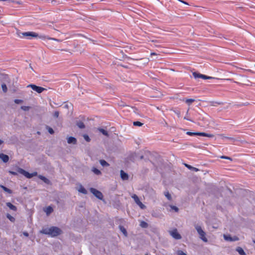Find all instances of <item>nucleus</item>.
<instances>
[{
  "mask_svg": "<svg viewBox=\"0 0 255 255\" xmlns=\"http://www.w3.org/2000/svg\"><path fill=\"white\" fill-rule=\"evenodd\" d=\"M0 187L6 192L9 193V194H11L12 193V191L7 188V187H5L3 185H0Z\"/></svg>",
  "mask_w": 255,
  "mask_h": 255,
  "instance_id": "nucleus-22",
  "label": "nucleus"
},
{
  "mask_svg": "<svg viewBox=\"0 0 255 255\" xmlns=\"http://www.w3.org/2000/svg\"><path fill=\"white\" fill-rule=\"evenodd\" d=\"M1 88L3 92L6 93L7 91L6 85L5 84L1 85Z\"/></svg>",
  "mask_w": 255,
  "mask_h": 255,
  "instance_id": "nucleus-32",
  "label": "nucleus"
},
{
  "mask_svg": "<svg viewBox=\"0 0 255 255\" xmlns=\"http://www.w3.org/2000/svg\"><path fill=\"white\" fill-rule=\"evenodd\" d=\"M197 135L204 136H207V137H213V134H208V133H206L205 132H197Z\"/></svg>",
  "mask_w": 255,
  "mask_h": 255,
  "instance_id": "nucleus-17",
  "label": "nucleus"
},
{
  "mask_svg": "<svg viewBox=\"0 0 255 255\" xmlns=\"http://www.w3.org/2000/svg\"><path fill=\"white\" fill-rule=\"evenodd\" d=\"M6 205L10 209H11L14 211H16V210H17L16 207L15 206L12 205L11 203L7 202L6 203Z\"/></svg>",
  "mask_w": 255,
  "mask_h": 255,
  "instance_id": "nucleus-15",
  "label": "nucleus"
},
{
  "mask_svg": "<svg viewBox=\"0 0 255 255\" xmlns=\"http://www.w3.org/2000/svg\"><path fill=\"white\" fill-rule=\"evenodd\" d=\"M140 226L142 228H146L148 227V224L144 221H141L140 223Z\"/></svg>",
  "mask_w": 255,
  "mask_h": 255,
  "instance_id": "nucleus-27",
  "label": "nucleus"
},
{
  "mask_svg": "<svg viewBox=\"0 0 255 255\" xmlns=\"http://www.w3.org/2000/svg\"><path fill=\"white\" fill-rule=\"evenodd\" d=\"M27 87H30L33 90L36 91L39 94L41 93L43 91L46 90V89L42 87L37 86L34 84H29L27 86Z\"/></svg>",
  "mask_w": 255,
  "mask_h": 255,
  "instance_id": "nucleus-6",
  "label": "nucleus"
},
{
  "mask_svg": "<svg viewBox=\"0 0 255 255\" xmlns=\"http://www.w3.org/2000/svg\"><path fill=\"white\" fill-rule=\"evenodd\" d=\"M99 162H100L101 165L103 167H107V166H109L110 165V164L106 161H105L104 159L100 160Z\"/></svg>",
  "mask_w": 255,
  "mask_h": 255,
  "instance_id": "nucleus-20",
  "label": "nucleus"
},
{
  "mask_svg": "<svg viewBox=\"0 0 255 255\" xmlns=\"http://www.w3.org/2000/svg\"><path fill=\"white\" fill-rule=\"evenodd\" d=\"M187 134L189 135H197V132H190V131H188L187 132Z\"/></svg>",
  "mask_w": 255,
  "mask_h": 255,
  "instance_id": "nucleus-42",
  "label": "nucleus"
},
{
  "mask_svg": "<svg viewBox=\"0 0 255 255\" xmlns=\"http://www.w3.org/2000/svg\"><path fill=\"white\" fill-rule=\"evenodd\" d=\"M143 158V156H141L140 157V158H141V159H142Z\"/></svg>",
  "mask_w": 255,
  "mask_h": 255,
  "instance_id": "nucleus-54",
  "label": "nucleus"
},
{
  "mask_svg": "<svg viewBox=\"0 0 255 255\" xmlns=\"http://www.w3.org/2000/svg\"><path fill=\"white\" fill-rule=\"evenodd\" d=\"M3 142V141L0 139V145H1Z\"/></svg>",
  "mask_w": 255,
  "mask_h": 255,
  "instance_id": "nucleus-51",
  "label": "nucleus"
},
{
  "mask_svg": "<svg viewBox=\"0 0 255 255\" xmlns=\"http://www.w3.org/2000/svg\"><path fill=\"white\" fill-rule=\"evenodd\" d=\"M90 191L98 199L100 200H102L103 199V195L101 191L94 188H91L90 189Z\"/></svg>",
  "mask_w": 255,
  "mask_h": 255,
  "instance_id": "nucleus-5",
  "label": "nucleus"
},
{
  "mask_svg": "<svg viewBox=\"0 0 255 255\" xmlns=\"http://www.w3.org/2000/svg\"><path fill=\"white\" fill-rule=\"evenodd\" d=\"M30 107L29 106H22L21 107V109L24 111H28L30 109Z\"/></svg>",
  "mask_w": 255,
  "mask_h": 255,
  "instance_id": "nucleus-33",
  "label": "nucleus"
},
{
  "mask_svg": "<svg viewBox=\"0 0 255 255\" xmlns=\"http://www.w3.org/2000/svg\"><path fill=\"white\" fill-rule=\"evenodd\" d=\"M44 211L46 212L47 215H49L53 211V209L51 206H48L45 209Z\"/></svg>",
  "mask_w": 255,
  "mask_h": 255,
  "instance_id": "nucleus-16",
  "label": "nucleus"
},
{
  "mask_svg": "<svg viewBox=\"0 0 255 255\" xmlns=\"http://www.w3.org/2000/svg\"><path fill=\"white\" fill-rule=\"evenodd\" d=\"M201 76L202 77V78L203 79H213L214 78L212 77L207 76L205 75H203L202 76Z\"/></svg>",
  "mask_w": 255,
  "mask_h": 255,
  "instance_id": "nucleus-35",
  "label": "nucleus"
},
{
  "mask_svg": "<svg viewBox=\"0 0 255 255\" xmlns=\"http://www.w3.org/2000/svg\"><path fill=\"white\" fill-rule=\"evenodd\" d=\"M0 159H1L3 162L6 163L8 161L9 158L7 155L0 153Z\"/></svg>",
  "mask_w": 255,
  "mask_h": 255,
  "instance_id": "nucleus-10",
  "label": "nucleus"
},
{
  "mask_svg": "<svg viewBox=\"0 0 255 255\" xmlns=\"http://www.w3.org/2000/svg\"><path fill=\"white\" fill-rule=\"evenodd\" d=\"M193 75L195 78L197 79V78H202V77L201 76H202L203 74L194 72L193 73Z\"/></svg>",
  "mask_w": 255,
  "mask_h": 255,
  "instance_id": "nucleus-25",
  "label": "nucleus"
},
{
  "mask_svg": "<svg viewBox=\"0 0 255 255\" xmlns=\"http://www.w3.org/2000/svg\"><path fill=\"white\" fill-rule=\"evenodd\" d=\"M59 113L58 111H55L53 114V117L57 118L59 117Z\"/></svg>",
  "mask_w": 255,
  "mask_h": 255,
  "instance_id": "nucleus-39",
  "label": "nucleus"
},
{
  "mask_svg": "<svg viewBox=\"0 0 255 255\" xmlns=\"http://www.w3.org/2000/svg\"><path fill=\"white\" fill-rule=\"evenodd\" d=\"M64 107H65V108H68V105H65Z\"/></svg>",
  "mask_w": 255,
  "mask_h": 255,
  "instance_id": "nucleus-52",
  "label": "nucleus"
},
{
  "mask_svg": "<svg viewBox=\"0 0 255 255\" xmlns=\"http://www.w3.org/2000/svg\"><path fill=\"white\" fill-rule=\"evenodd\" d=\"M185 165L186 167H187L189 169H191L192 168V166H191L190 165H188L187 164H185Z\"/></svg>",
  "mask_w": 255,
  "mask_h": 255,
  "instance_id": "nucleus-45",
  "label": "nucleus"
},
{
  "mask_svg": "<svg viewBox=\"0 0 255 255\" xmlns=\"http://www.w3.org/2000/svg\"><path fill=\"white\" fill-rule=\"evenodd\" d=\"M133 125L134 126H138V127H141L143 125V124L141 123V122H138V121H136V122H134L133 123Z\"/></svg>",
  "mask_w": 255,
  "mask_h": 255,
  "instance_id": "nucleus-31",
  "label": "nucleus"
},
{
  "mask_svg": "<svg viewBox=\"0 0 255 255\" xmlns=\"http://www.w3.org/2000/svg\"><path fill=\"white\" fill-rule=\"evenodd\" d=\"M0 1H7L8 3H10L12 2V1L11 0H0Z\"/></svg>",
  "mask_w": 255,
  "mask_h": 255,
  "instance_id": "nucleus-48",
  "label": "nucleus"
},
{
  "mask_svg": "<svg viewBox=\"0 0 255 255\" xmlns=\"http://www.w3.org/2000/svg\"><path fill=\"white\" fill-rule=\"evenodd\" d=\"M194 227L199 235L200 238L204 242H207L208 240L206 237V233L202 230L201 227L197 224L195 225Z\"/></svg>",
  "mask_w": 255,
  "mask_h": 255,
  "instance_id": "nucleus-3",
  "label": "nucleus"
},
{
  "mask_svg": "<svg viewBox=\"0 0 255 255\" xmlns=\"http://www.w3.org/2000/svg\"><path fill=\"white\" fill-rule=\"evenodd\" d=\"M23 235L25 237H28L29 234L27 232H23Z\"/></svg>",
  "mask_w": 255,
  "mask_h": 255,
  "instance_id": "nucleus-46",
  "label": "nucleus"
},
{
  "mask_svg": "<svg viewBox=\"0 0 255 255\" xmlns=\"http://www.w3.org/2000/svg\"><path fill=\"white\" fill-rule=\"evenodd\" d=\"M9 173L12 175H17V172H15V171H9Z\"/></svg>",
  "mask_w": 255,
  "mask_h": 255,
  "instance_id": "nucleus-44",
  "label": "nucleus"
},
{
  "mask_svg": "<svg viewBox=\"0 0 255 255\" xmlns=\"http://www.w3.org/2000/svg\"><path fill=\"white\" fill-rule=\"evenodd\" d=\"M212 103H213L214 102H212ZM214 103H215V104H217V105H221L222 104V103H220V102H215ZM212 105L215 106V105H214L213 104H212Z\"/></svg>",
  "mask_w": 255,
  "mask_h": 255,
  "instance_id": "nucleus-47",
  "label": "nucleus"
},
{
  "mask_svg": "<svg viewBox=\"0 0 255 255\" xmlns=\"http://www.w3.org/2000/svg\"><path fill=\"white\" fill-rule=\"evenodd\" d=\"M67 142L69 144L72 143L74 144H76L77 143V139L76 138H75L74 137L70 136L67 138Z\"/></svg>",
  "mask_w": 255,
  "mask_h": 255,
  "instance_id": "nucleus-12",
  "label": "nucleus"
},
{
  "mask_svg": "<svg viewBox=\"0 0 255 255\" xmlns=\"http://www.w3.org/2000/svg\"><path fill=\"white\" fill-rule=\"evenodd\" d=\"M38 178L39 179H40L41 180H42L44 183H45L47 184H49L50 183V181L48 179H47V178H46L45 177H44L42 175H39L38 176Z\"/></svg>",
  "mask_w": 255,
  "mask_h": 255,
  "instance_id": "nucleus-13",
  "label": "nucleus"
},
{
  "mask_svg": "<svg viewBox=\"0 0 255 255\" xmlns=\"http://www.w3.org/2000/svg\"><path fill=\"white\" fill-rule=\"evenodd\" d=\"M83 137L85 139V140L87 142H90L91 140L90 138L87 134H84Z\"/></svg>",
  "mask_w": 255,
  "mask_h": 255,
  "instance_id": "nucleus-34",
  "label": "nucleus"
},
{
  "mask_svg": "<svg viewBox=\"0 0 255 255\" xmlns=\"http://www.w3.org/2000/svg\"><path fill=\"white\" fill-rule=\"evenodd\" d=\"M164 195L169 200H172L171 196L168 191L164 192Z\"/></svg>",
  "mask_w": 255,
  "mask_h": 255,
  "instance_id": "nucleus-29",
  "label": "nucleus"
},
{
  "mask_svg": "<svg viewBox=\"0 0 255 255\" xmlns=\"http://www.w3.org/2000/svg\"><path fill=\"white\" fill-rule=\"evenodd\" d=\"M131 197L133 199L136 204L138 205L141 209H144L146 208V206L140 202L138 197L136 195L133 194L131 196Z\"/></svg>",
  "mask_w": 255,
  "mask_h": 255,
  "instance_id": "nucleus-7",
  "label": "nucleus"
},
{
  "mask_svg": "<svg viewBox=\"0 0 255 255\" xmlns=\"http://www.w3.org/2000/svg\"><path fill=\"white\" fill-rule=\"evenodd\" d=\"M120 175L121 178L123 180H127L128 179V175L127 173L125 172L123 170L120 171Z\"/></svg>",
  "mask_w": 255,
  "mask_h": 255,
  "instance_id": "nucleus-11",
  "label": "nucleus"
},
{
  "mask_svg": "<svg viewBox=\"0 0 255 255\" xmlns=\"http://www.w3.org/2000/svg\"><path fill=\"white\" fill-rule=\"evenodd\" d=\"M18 36L20 38H26L28 39H31L32 38H37L38 36V34L33 31L28 32H18Z\"/></svg>",
  "mask_w": 255,
  "mask_h": 255,
  "instance_id": "nucleus-2",
  "label": "nucleus"
},
{
  "mask_svg": "<svg viewBox=\"0 0 255 255\" xmlns=\"http://www.w3.org/2000/svg\"><path fill=\"white\" fill-rule=\"evenodd\" d=\"M47 128L48 129V132L50 134H52L54 133V131L53 129L51 128L48 127Z\"/></svg>",
  "mask_w": 255,
  "mask_h": 255,
  "instance_id": "nucleus-37",
  "label": "nucleus"
},
{
  "mask_svg": "<svg viewBox=\"0 0 255 255\" xmlns=\"http://www.w3.org/2000/svg\"><path fill=\"white\" fill-rule=\"evenodd\" d=\"M6 217L11 222H14L15 221V218L11 216L9 214H7Z\"/></svg>",
  "mask_w": 255,
  "mask_h": 255,
  "instance_id": "nucleus-28",
  "label": "nucleus"
},
{
  "mask_svg": "<svg viewBox=\"0 0 255 255\" xmlns=\"http://www.w3.org/2000/svg\"><path fill=\"white\" fill-rule=\"evenodd\" d=\"M253 242L255 244V240H254Z\"/></svg>",
  "mask_w": 255,
  "mask_h": 255,
  "instance_id": "nucleus-55",
  "label": "nucleus"
},
{
  "mask_svg": "<svg viewBox=\"0 0 255 255\" xmlns=\"http://www.w3.org/2000/svg\"><path fill=\"white\" fill-rule=\"evenodd\" d=\"M170 207L171 208V209L174 210L176 212H177L179 210L178 208L176 206L173 205H170Z\"/></svg>",
  "mask_w": 255,
  "mask_h": 255,
  "instance_id": "nucleus-36",
  "label": "nucleus"
},
{
  "mask_svg": "<svg viewBox=\"0 0 255 255\" xmlns=\"http://www.w3.org/2000/svg\"><path fill=\"white\" fill-rule=\"evenodd\" d=\"M98 130L101 132L102 133V134H103L104 135H106L107 136H109V134H108V132L107 130H105L103 128H98Z\"/></svg>",
  "mask_w": 255,
  "mask_h": 255,
  "instance_id": "nucleus-24",
  "label": "nucleus"
},
{
  "mask_svg": "<svg viewBox=\"0 0 255 255\" xmlns=\"http://www.w3.org/2000/svg\"><path fill=\"white\" fill-rule=\"evenodd\" d=\"M177 255H187L186 254H185V253H184L183 251H178L177 252Z\"/></svg>",
  "mask_w": 255,
  "mask_h": 255,
  "instance_id": "nucleus-40",
  "label": "nucleus"
},
{
  "mask_svg": "<svg viewBox=\"0 0 255 255\" xmlns=\"http://www.w3.org/2000/svg\"><path fill=\"white\" fill-rule=\"evenodd\" d=\"M37 37H38L39 38L42 39H45L47 38V39H52L54 40L58 41V40L56 38H47V36L44 35H38V36Z\"/></svg>",
  "mask_w": 255,
  "mask_h": 255,
  "instance_id": "nucleus-23",
  "label": "nucleus"
},
{
  "mask_svg": "<svg viewBox=\"0 0 255 255\" xmlns=\"http://www.w3.org/2000/svg\"><path fill=\"white\" fill-rule=\"evenodd\" d=\"M92 171L96 175H101L102 174V172H101V171L100 170L98 169L97 168H96V167H93L92 169Z\"/></svg>",
  "mask_w": 255,
  "mask_h": 255,
  "instance_id": "nucleus-21",
  "label": "nucleus"
},
{
  "mask_svg": "<svg viewBox=\"0 0 255 255\" xmlns=\"http://www.w3.org/2000/svg\"><path fill=\"white\" fill-rule=\"evenodd\" d=\"M156 55V54L154 52L151 53V55Z\"/></svg>",
  "mask_w": 255,
  "mask_h": 255,
  "instance_id": "nucleus-50",
  "label": "nucleus"
},
{
  "mask_svg": "<svg viewBox=\"0 0 255 255\" xmlns=\"http://www.w3.org/2000/svg\"><path fill=\"white\" fill-rule=\"evenodd\" d=\"M170 235L176 240H180L182 238L176 229H174L172 231H170Z\"/></svg>",
  "mask_w": 255,
  "mask_h": 255,
  "instance_id": "nucleus-8",
  "label": "nucleus"
},
{
  "mask_svg": "<svg viewBox=\"0 0 255 255\" xmlns=\"http://www.w3.org/2000/svg\"><path fill=\"white\" fill-rule=\"evenodd\" d=\"M192 170H193V171H197L199 170L198 169L195 168V167H192V168L191 169Z\"/></svg>",
  "mask_w": 255,
  "mask_h": 255,
  "instance_id": "nucleus-49",
  "label": "nucleus"
},
{
  "mask_svg": "<svg viewBox=\"0 0 255 255\" xmlns=\"http://www.w3.org/2000/svg\"><path fill=\"white\" fill-rule=\"evenodd\" d=\"M236 251L239 253L240 255H246V253L241 247H237Z\"/></svg>",
  "mask_w": 255,
  "mask_h": 255,
  "instance_id": "nucleus-18",
  "label": "nucleus"
},
{
  "mask_svg": "<svg viewBox=\"0 0 255 255\" xmlns=\"http://www.w3.org/2000/svg\"><path fill=\"white\" fill-rule=\"evenodd\" d=\"M224 239L227 241L233 242L237 241L239 240L237 236L231 237L230 235H224Z\"/></svg>",
  "mask_w": 255,
  "mask_h": 255,
  "instance_id": "nucleus-9",
  "label": "nucleus"
},
{
  "mask_svg": "<svg viewBox=\"0 0 255 255\" xmlns=\"http://www.w3.org/2000/svg\"><path fill=\"white\" fill-rule=\"evenodd\" d=\"M78 190L79 192L82 193L84 194H87V191L82 185H79V189H78Z\"/></svg>",
  "mask_w": 255,
  "mask_h": 255,
  "instance_id": "nucleus-14",
  "label": "nucleus"
},
{
  "mask_svg": "<svg viewBox=\"0 0 255 255\" xmlns=\"http://www.w3.org/2000/svg\"><path fill=\"white\" fill-rule=\"evenodd\" d=\"M119 227H120V230L121 231V232H123V233L125 236H127V232L126 231V229L123 226H120Z\"/></svg>",
  "mask_w": 255,
  "mask_h": 255,
  "instance_id": "nucleus-26",
  "label": "nucleus"
},
{
  "mask_svg": "<svg viewBox=\"0 0 255 255\" xmlns=\"http://www.w3.org/2000/svg\"><path fill=\"white\" fill-rule=\"evenodd\" d=\"M184 119H186V120H188V121H190L189 119H186V117H184Z\"/></svg>",
  "mask_w": 255,
  "mask_h": 255,
  "instance_id": "nucleus-53",
  "label": "nucleus"
},
{
  "mask_svg": "<svg viewBox=\"0 0 255 255\" xmlns=\"http://www.w3.org/2000/svg\"><path fill=\"white\" fill-rule=\"evenodd\" d=\"M22 102H23V101H22V100H19V99H15V100H14V103H15V104H20V103H21Z\"/></svg>",
  "mask_w": 255,
  "mask_h": 255,
  "instance_id": "nucleus-41",
  "label": "nucleus"
},
{
  "mask_svg": "<svg viewBox=\"0 0 255 255\" xmlns=\"http://www.w3.org/2000/svg\"><path fill=\"white\" fill-rule=\"evenodd\" d=\"M62 230L57 227H51L49 228L43 229L40 233L45 235H48L52 237H57L62 233Z\"/></svg>",
  "mask_w": 255,
  "mask_h": 255,
  "instance_id": "nucleus-1",
  "label": "nucleus"
},
{
  "mask_svg": "<svg viewBox=\"0 0 255 255\" xmlns=\"http://www.w3.org/2000/svg\"><path fill=\"white\" fill-rule=\"evenodd\" d=\"M220 158H222V159H229V160H230L231 161L232 160V159L231 157H229V156H226L223 155V156H221L220 157Z\"/></svg>",
  "mask_w": 255,
  "mask_h": 255,
  "instance_id": "nucleus-38",
  "label": "nucleus"
},
{
  "mask_svg": "<svg viewBox=\"0 0 255 255\" xmlns=\"http://www.w3.org/2000/svg\"><path fill=\"white\" fill-rule=\"evenodd\" d=\"M17 172L22 174L27 178H31L32 177L36 176L37 175V173L36 172H34L32 173H29L27 171L24 170V169L20 167H17Z\"/></svg>",
  "mask_w": 255,
  "mask_h": 255,
  "instance_id": "nucleus-4",
  "label": "nucleus"
},
{
  "mask_svg": "<svg viewBox=\"0 0 255 255\" xmlns=\"http://www.w3.org/2000/svg\"><path fill=\"white\" fill-rule=\"evenodd\" d=\"M194 101H195L194 99H187L186 100L185 102H186V104H187L190 105V104H191Z\"/></svg>",
  "mask_w": 255,
  "mask_h": 255,
  "instance_id": "nucleus-30",
  "label": "nucleus"
},
{
  "mask_svg": "<svg viewBox=\"0 0 255 255\" xmlns=\"http://www.w3.org/2000/svg\"><path fill=\"white\" fill-rule=\"evenodd\" d=\"M225 138H226L227 139H228L229 140H231L232 141H233L236 140L234 138L232 137L225 136Z\"/></svg>",
  "mask_w": 255,
  "mask_h": 255,
  "instance_id": "nucleus-43",
  "label": "nucleus"
},
{
  "mask_svg": "<svg viewBox=\"0 0 255 255\" xmlns=\"http://www.w3.org/2000/svg\"><path fill=\"white\" fill-rule=\"evenodd\" d=\"M76 125L81 129L84 128H85L84 124L81 121H77L76 122Z\"/></svg>",
  "mask_w": 255,
  "mask_h": 255,
  "instance_id": "nucleus-19",
  "label": "nucleus"
},
{
  "mask_svg": "<svg viewBox=\"0 0 255 255\" xmlns=\"http://www.w3.org/2000/svg\"><path fill=\"white\" fill-rule=\"evenodd\" d=\"M145 255H148V254H145Z\"/></svg>",
  "mask_w": 255,
  "mask_h": 255,
  "instance_id": "nucleus-56",
  "label": "nucleus"
}]
</instances>
